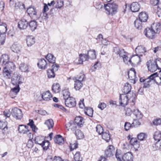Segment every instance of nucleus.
Returning a JSON list of instances; mask_svg holds the SVG:
<instances>
[{"instance_id": "29", "label": "nucleus", "mask_w": 161, "mask_h": 161, "mask_svg": "<svg viewBox=\"0 0 161 161\" xmlns=\"http://www.w3.org/2000/svg\"><path fill=\"white\" fill-rule=\"evenodd\" d=\"M85 114L87 115L92 117L93 113V110L91 107H86L85 109Z\"/></svg>"}, {"instance_id": "43", "label": "nucleus", "mask_w": 161, "mask_h": 161, "mask_svg": "<svg viewBox=\"0 0 161 161\" xmlns=\"http://www.w3.org/2000/svg\"><path fill=\"white\" fill-rule=\"evenodd\" d=\"M62 94L64 97V100H65L67 98H68L70 97V93L69 92L68 89H66L63 90L62 91Z\"/></svg>"}, {"instance_id": "24", "label": "nucleus", "mask_w": 161, "mask_h": 161, "mask_svg": "<svg viewBox=\"0 0 161 161\" xmlns=\"http://www.w3.org/2000/svg\"><path fill=\"white\" fill-rule=\"evenodd\" d=\"M37 23L35 20H32L28 22V25L31 30L32 31H34L37 28Z\"/></svg>"}, {"instance_id": "45", "label": "nucleus", "mask_w": 161, "mask_h": 161, "mask_svg": "<svg viewBox=\"0 0 161 161\" xmlns=\"http://www.w3.org/2000/svg\"><path fill=\"white\" fill-rule=\"evenodd\" d=\"M28 65L25 64H21L19 66V69L22 72H28Z\"/></svg>"}, {"instance_id": "20", "label": "nucleus", "mask_w": 161, "mask_h": 161, "mask_svg": "<svg viewBox=\"0 0 161 161\" xmlns=\"http://www.w3.org/2000/svg\"><path fill=\"white\" fill-rule=\"evenodd\" d=\"M9 61V57L8 54H4L2 55L0 62L2 64L6 65Z\"/></svg>"}, {"instance_id": "12", "label": "nucleus", "mask_w": 161, "mask_h": 161, "mask_svg": "<svg viewBox=\"0 0 161 161\" xmlns=\"http://www.w3.org/2000/svg\"><path fill=\"white\" fill-rule=\"evenodd\" d=\"M128 6L133 12H138L140 8V5L137 2H133L130 5L128 4Z\"/></svg>"}, {"instance_id": "18", "label": "nucleus", "mask_w": 161, "mask_h": 161, "mask_svg": "<svg viewBox=\"0 0 161 161\" xmlns=\"http://www.w3.org/2000/svg\"><path fill=\"white\" fill-rule=\"evenodd\" d=\"M74 122L78 126L80 127H82L84 123V118L81 116L76 117L75 119Z\"/></svg>"}, {"instance_id": "62", "label": "nucleus", "mask_w": 161, "mask_h": 161, "mask_svg": "<svg viewBox=\"0 0 161 161\" xmlns=\"http://www.w3.org/2000/svg\"><path fill=\"white\" fill-rule=\"evenodd\" d=\"M36 112L37 113L42 115H45L46 114H48L46 111L41 109L37 110H36Z\"/></svg>"}, {"instance_id": "19", "label": "nucleus", "mask_w": 161, "mask_h": 161, "mask_svg": "<svg viewBox=\"0 0 161 161\" xmlns=\"http://www.w3.org/2000/svg\"><path fill=\"white\" fill-rule=\"evenodd\" d=\"M133 156L131 152H128L124 154L122 157V160L124 161H133Z\"/></svg>"}, {"instance_id": "15", "label": "nucleus", "mask_w": 161, "mask_h": 161, "mask_svg": "<svg viewBox=\"0 0 161 161\" xmlns=\"http://www.w3.org/2000/svg\"><path fill=\"white\" fill-rule=\"evenodd\" d=\"M42 97L45 101H49L51 100L53 96L49 91H47L43 93L42 95Z\"/></svg>"}, {"instance_id": "13", "label": "nucleus", "mask_w": 161, "mask_h": 161, "mask_svg": "<svg viewBox=\"0 0 161 161\" xmlns=\"http://www.w3.org/2000/svg\"><path fill=\"white\" fill-rule=\"evenodd\" d=\"M113 52L115 53L116 54L118 55L119 57L123 56L125 58L124 53H125V52L124 49H120L117 46L114 47Z\"/></svg>"}, {"instance_id": "36", "label": "nucleus", "mask_w": 161, "mask_h": 161, "mask_svg": "<svg viewBox=\"0 0 161 161\" xmlns=\"http://www.w3.org/2000/svg\"><path fill=\"white\" fill-rule=\"evenodd\" d=\"M82 86L83 84L80 80H76L75 81L74 87L76 90H79Z\"/></svg>"}, {"instance_id": "30", "label": "nucleus", "mask_w": 161, "mask_h": 161, "mask_svg": "<svg viewBox=\"0 0 161 161\" xmlns=\"http://www.w3.org/2000/svg\"><path fill=\"white\" fill-rule=\"evenodd\" d=\"M75 134L78 140H80L84 138V134L79 130L77 129L75 131Z\"/></svg>"}, {"instance_id": "8", "label": "nucleus", "mask_w": 161, "mask_h": 161, "mask_svg": "<svg viewBox=\"0 0 161 161\" xmlns=\"http://www.w3.org/2000/svg\"><path fill=\"white\" fill-rule=\"evenodd\" d=\"M29 127L24 125H19L18 128V130L20 133L25 134H28V135L30 137H31V133L30 132L29 130L28 129Z\"/></svg>"}, {"instance_id": "61", "label": "nucleus", "mask_w": 161, "mask_h": 161, "mask_svg": "<svg viewBox=\"0 0 161 161\" xmlns=\"http://www.w3.org/2000/svg\"><path fill=\"white\" fill-rule=\"evenodd\" d=\"M132 124L134 125L133 127H137L141 124V122L137 119H134V121L132 122Z\"/></svg>"}, {"instance_id": "33", "label": "nucleus", "mask_w": 161, "mask_h": 161, "mask_svg": "<svg viewBox=\"0 0 161 161\" xmlns=\"http://www.w3.org/2000/svg\"><path fill=\"white\" fill-rule=\"evenodd\" d=\"M7 25L4 22H2L0 24V33H6L7 30Z\"/></svg>"}, {"instance_id": "40", "label": "nucleus", "mask_w": 161, "mask_h": 161, "mask_svg": "<svg viewBox=\"0 0 161 161\" xmlns=\"http://www.w3.org/2000/svg\"><path fill=\"white\" fill-rule=\"evenodd\" d=\"M133 113L138 119H141L143 117L142 114L137 109L133 110Z\"/></svg>"}, {"instance_id": "51", "label": "nucleus", "mask_w": 161, "mask_h": 161, "mask_svg": "<svg viewBox=\"0 0 161 161\" xmlns=\"http://www.w3.org/2000/svg\"><path fill=\"white\" fill-rule=\"evenodd\" d=\"M12 51L15 53H18L20 51V48L18 45L16 44H13L11 47Z\"/></svg>"}, {"instance_id": "22", "label": "nucleus", "mask_w": 161, "mask_h": 161, "mask_svg": "<svg viewBox=\"0 0 161 161\" xmlns=\"http://www.w3.org/2000/svg\"><path fill=\"white\" fill-rule=\"evenodd\" d=\"M54 140L55 143L60 145L64 143V139L60 135H57L55 136Z\"/></svg>"}, {"instance_id": "37", "label": "nucleus", "mask_w": 161, "mask_h": 161, "mask_svg": "<svg viewBox=\"0 0 161 161\" xmlns=\"http://www.w3.org/2000/svg\"><path fill=\"white\" fill-rule=\"evenodd\" d=\"M11 71H12L4 68L3 70V75L4 77L9 79L11 77Z\"/></svg>"}, {"instance_id": "42", "label": "nucleus", "mask_w": 161, "mask_h": 161, "mask_svg": "<svg viewBox=\"0 0 161 161\" xmlns=\"http://www.w3.org/2000/svg\"><path fill=\"white\" fill-rule=\"evenodd\" d=\"M34 140L36 144H39L41 146V144L45 140H44L42 137L39 136L35 137Z\"/></svg>"}, {"instance_id": "64", "label": "nucleus", "mask_w": 161, "mask_h": 161, "mask_svg": "<svg viewBox=\"0 0 161 161\" xmlns=\"http://www.w3.org/2000/svg\"><path fill=\"white\" fill-rule=\"evenodd\" d=\"M34 143L32 139H30L27 143V146L29 148H31L33 146Z\"/></svg>"}, {"instance_id": "52", "label": "nucleus", "mask_w": 161, "mask_h": 161, "mask_svg": "<svg viewBox=\"0 0 161 161\" xmlns=\"http://www.w3.org/2000/svg\"><path fill=\"white\" fill-rule=\"evenodd\" d=\"M14 7L16 9L18 8L19 9H25L24 4L20 2L16 3H15Z\"/></svg>"}, {"instance_id": "53", "label": "nucleus", "mask_w": 161, "mask_h": 161, "mask_svg": "<svg viewBox=\"0 0 161 161\" xmlns=\"http://www.w3.org/2000/svg\"><path fill=\"white\" fill-rule=\"evenodd\" d=\"M16 86L14 88L11 89V91L10 92V94H11L12 92H14L15 93V95L19 92L20 88L19 87V85H15Z\"/></svg>"}, {"instance_id": "32", "label": "nucleus", "mask_w": 161, "mask_h": 161, "mask_svg": "<svg viewBox=\"0 0 161 161\" xmlns=\"http://www.w3.org/2000/svg\"><path fill=\"white\" fill-rule=\"evenodd\" d=\"M143 22L138 18H137L134 22L135 27L139 30L141 29L142 27V23Z\"/></svg>"}, {"instance_id": "21", "label": "nucleus", "mask_w": 161, "mask_h": 161, "mask_svg": "<svg viewBox=\"0 0 161 161\" xmlns=\"http://www.w3.org/2000/svg\"><path fill=\"white\" fill-rule=\"evenodd\" d=\"M148 17V15L147 13L144 12H142L139 13L138 19L143 22H147Z\"/></svg>"}, {"instance_id": "54", "label": "nucleus", "mask_w": 161, "mask_h": 161, "mask_svg": "<svg viewBox=\"0 0 161 161\" xmlns=\"http://www.w3.org/2000/svg\"><path fill=\"white\" fill-rule=\"evenodd\" d=\"M146 134L144 133H141L137 135V138L140 141H143L147 137Z\"/></svg>"}, {"instance_id": "3", "label": "nucleus", "mask_w": 161, "mask_h": 161, "mask_svg": "<svg viewBox=\"0 0 161 161\" xmlns=\"http://www.w3.org/2000/svg\"><path fill=\"white\" fill-rule=\"evenodd\" d=\"M161 59H156L155 60L153 61L150 60L147 62V65L148 70L152 72H155L157 69L159 68L157 63V61H159Z\"/></svg>"}, {"instance_id": "5", "label": "nucleus", "mask_w": 161, "mask_h": 161, "mask_svg": "<svg viewBox=\"0 0 161 161\" xmlns=\"http://www.w3.org/2000/svg\"><path fill=\"white\" fill-rule=\"evenodd\" d=\"M21 76L20 75L17 73H14L11 77V82L14 85H19L22 82Z\"/></svg>"}, {"instance_id": "17", "label": "nucleus", "mask_w": 161, "mask_h": 161, "mask_svg": "<svg viewBox=\"0 0 161 161\" xmlns=\"http://www.w3.org/2000/svg\"><path fill=\"white\" fill-rule=\"evenodd\" d=\"M130 70L131 72L128 71V75L129 78L130 80H134V84L136 83V80H137L136 78V72L134 68H132L130 69Z\"/></svg>"}, {"instance_id": "58", "label": "nucleus", "mask_w": 161, "mask_h": 161, "mask_svg": "<svg viewBox=\"0 0 161 161\" xmlns=\"http://www.w3.org/2000/svg\"><path fill=\"white\" fill-rule=\"evenodd\" d=\"M53 105L54 107L58 108L64 112L66 111V109L62 105H59L58 104L54 103L53 104Z\"/></svg>"}, {"instance_id": "28", "label": "nucleus", "mask_w": 161, "mask_h": 161, "mask_svg": "<svg viewBox=\"0 0 161 161\" xmlns=\"http://www.w3.org/2000/svg\"><path fill=\"white\" fill-rule=\"evenodd\" d=\"M26 42L28 47H31L35 43V38L32 36H29L26 39Z\"/></svg>"}, {"instance_id": "48", "label": "nucleus", "mask_w": 161, "mask_h": 161, "mask_svg": "<svg viewBox=\"0 0 161 161\" xmlns=\"http://www.w3.org/2000/svg\"><path fill=\"white\" fill-rule=\"evenodd\" d=\"M6 38V33H0V45L4 44Z\"/></svg>"}, {"instance_id": "9", "label": "nucleus", "mask_w": 161, "mask_h": 161, "mask_svg": "<svg viewBox=\"0 0 161 161\" xmlns=\"http://www.w3.org/2000/svg\"><path fill=\"white\" fill-rule=\"evenodd\" d=\"M131 86L130 84L128 83H126L124 86L123 89H122L123 94L125 95H131L132 92L131 91Z\"/></svg>"}, {"instance_id": "4", "label": "nucleus", "mask_w": 161, "mask_h": 161, "mask_svg": "<svg viewBox=\"0 0 161 161\" xmlns=\"http://www.w3.org/2000/svg\"><path fill=\"white\" fill-rule=\"evenodd\" d=\"M11 114L12 116L17 119H21L23 117L21 110L16 107L12 109Z\"/></svg>"}, {"instance_id": "38", "label": "nucleus", "mask_w": 161, "mask_h": 161, "mask_svg": "<svg viewBox=\"0 0 161 161\" xmlns=\"http://www.w3.org/2000/svg\"><path fill=\"white\" fill-rule=\"evenodd\" d=\"M130 143L131 145L135 146L136 147L138 148L140 147L139 142L137 141L136 138H132L130 140Z\"/></svg>"}, {"instance_id": "63", "label": "nucleus", "mask_w": 161, "mask_h": 161, "mask_svg": "<svg viewBox=\"0 0 161 161\" xmlns=\"http://www.w3.org/2000/svg\"><path fill=\"white\" fill-rule=\"evenodd\" d=\"M153 123L155 125H158L161 124V119L160 118H157L153 121Z\"/></svg>"}, {"instance_id": "57", "label": "nucleus", "mask_w": 161, "mask_h": 161, "mask_svg": "<svg viewBox=\"0 0 161 161\" xmlns=\"http://www.w3.org/2000/svg\"><path fill=\"white\" fill-rule=\"evenodd\" d=\"M84 101V99H81L80 101L79 102L78 105L79 106V108H81L83 109L84 108L85 109L86 108V107L85 106Z\"/></svg>"}, {"instance_id": "7", "label": "nucleus", "mask_w": 161, "mask_h": 161, "mask_svg": "<svg viewBox=\"0 0 161 161\" xmlns=\"http://www.w3.org/2000/svg\"><path fill=\"white\" fill-rule=\"evenodd\" d=\"M65 104L67 107L70 108H73L76 106V102L75 98L71 97L65 100Z\"/></svg>"}, {"instance_id": "60", "label": "nucleus", "mask_w": 161, "mask_h": 161, "mask_svg": "<svg viewBox=\"0 0 161 161\" xmlns=\"http://www.w3.org/2000/svg\"><path fill=\"white\" fill-rule=\"evenodd\" d=\"M59 66L58 65L56 64H53L52 66V68L50 69L54 72L57 71L59 69Z\"/></svg>"}, {"instance_id": "59", "label": "nucleus", "mask_w": 161, "mask_h": 161, "mask_svg": "<svg viewBox=\"0 0 161 161\" xmlns=\"http://www.w3.org/2000/svg\"><path fill=\"white\" fill-rule=\"evenodd\" d=\"M148 80V79H146L145 81L144 82L143 84V88H149L150 87V82H151V80Z\"/></svg>"}, {"instance_id": "26", "label": "nucleus", "mask_w": 161, "mask_h": 161, "mask_svg": "<svg viewBox=\"0 0 161 161\" xmlns=\"http://www.w3.org/2000/svg\"><path fill=\"white\" fill-rule=\"evenodd\" d=\"M80 59H79V64H82L83 61H88L89 59L88 55L85 54H80L79 55Z\"/></svg>"}, {"instance_id": "16", "label": "nucleus", "mask_w": 161, "mask_h": 161, "mask_svg": "<svg viewBox=\"0 0 161 161\" xmlns=\"http://www.w3.org/2000/svg\"><path fill=\"white\" fill-rule=\"evenodd\" d=\"M37 66L39 68L45 69L47 68V64L46 61L43 58H41L37 63Z\"/></svg>"}, {"instance_id": "49", "label": "nucleus", "mask_w": 161, "mask_h": 161, "mask_svg": "<svg viewBox=\"0 0 161 161\" xmlns=\"http://www.w3.org/2000/svg\"><path fill=\"white\" fill-rule=\"evenodd\" d=\"M47 74L49 78H53L55 77L54 72L50 69H48L47 70Z\"/></svg>"}, {"instance_id": "47", "label": "nucleus", "mask_w": 161, "mask_h": 161, "mask_svg": "<svg viewBox=\"0 0 161 161\" xmlns=\"http://www.w3.org/2000/svg\"><path fill=\"white\" fill-rule=\"evenodd\" d=\"M153 147L156 150H159L161 151V139L155 142V144L153 145Z\"/></svg>"}, {"instance_id": "14", "label": "nucleus", "mask_w": 161, "mask_h": 161, "mask_svg": "<svg viewBox=\"0 0 161 161\" xmlns=\"http://www.w3.org/2000/svg\"><path fill=\"white\" fill-rule=\"evenodd\" d=\"M27 12L29 16L32 18L36 17L37 15L36 9L33 7H30L28 8Z\"/></svg>"}, {"instance_id": "41", "label": "nucleus", "mask_w": 161, "mask_h": 161, "mask_svg": "<svg viewBox=\"0 0 161 161\" xmlns=\"http://www.w3.org/2000/svg\"><path fill=\"white\" fill-rule=\"evenodd\" d=\"M44 124L47 126L48 129L52 128L54 125L53 121L52 119L47 120L45 121Z\"/></svg>"}, {"instance_id": "27", "label": "nucleus", "mask_w": 161, "mask_h": 161, "mask_svg": "<svg viewBox=\"0 0 161 161\" xmlns=\"http://www.w3.org/2000/svg\"><path fill=\"white\" fill-rule=\"evenodd\" d=\"M7 122L0 121V128L2 130L3 133L5 134L8 131V127Z\"/></svg>"}, {"instance_id": "50", "label": "nucleus", "mask_w": 161, "mask_h": 161, "mask_svg": "<svg viewBox=\"0 0 161 161\" xmlns=\"http://www.w3.org/2000/svg\"><path fill=\"white\" fill-rule=\"evenodd\" d=\"M74 159L75 161L82 160V158H81V154L80 152H76L74 155Z\"/></svg>"}, {"instance_id": "2", "label": "nucleus", "mask_w": 161, "mask_h": 161, "mask_svg": "<svg viewBox=\"0 0 161 161\" xmlns=\"http://www.w3.org/2000/svg\"><path fill=\"white\" fill-rule=\"evenodd\" d=\"M104 7L107 11L106 13L111 15L116 13L118 9V4L114 3L104 4Z\"/></svg>"}, {"instance_id": "39", "label": "nucleus", "mask_w": 161, "mask_h": 161, "mask_svg": "<svg viewBox=\"0 0 161 161\" xmlns=\"http://www.w3.org/2000/svg\"><path fill=\"white\" fill-rule=\"evenodd\" d=\"M41 145V146L43 148V150H47L49 148L50 143L49 141L45 140L43 141Z\"/></svg>"}, {"instance_id": "31", "label": "nucleus", "mask_w": 161, "mask_h": 161, "mask_svg": "<svg viewBox=\"0 0 161 161\" xmlns=\"http://www.w3.org/2000/svg\"><path fill=\"white\" fill-rule=\"evenodd\" d=\"M103 139L105 140L106 142H108L110 139V136L108 130H106L102 134Z\"/></svg>"}, {"instance_id": "25", "label": "nucleus", "mask_w": 161, "mask_h": 161, "mask_svg": "<svg viewBox=\"0 0 161 161\" xmlns=\"http://www.w3.org/2000/svg\"><path fill=\"white\" fill-rule=\"evenodd\" d=\"M150 28L155 31L156 34L159 33L160 32L161 24L160 23L153 24Z\"/></svg>"}, {"instance_id": "23", "label": "nucleus", "mask_w": 161, "mask_h": 161, "mask_svg": "<svg viewBox=\"0 0 161 161\" xmlns=\"http://www.w3.org/2000/svg\"><path fill=\"white\" fill-rule=\"evenodd\" d=\"M45 57L49 63L53 64L55 63L56 58L51 53H48Z\"/></svg>"}, {"instance_id": "55", "label": "nucleus", "mask_w": 161, "mask_h": 161, "mask_svg": "<svg viewBox=\"0 0 161 161\" xmlns=\"http://www.w3.org/2000/svg\"><path fill=\"white\" fill-rule=\"evenodd\" d=\"M134 126L132 123L131 124L129 122H125L124 125L125 129L126 130H128L130 128L134 127Z\"/></svg>"}, {"instance_id": "56", "label": "nucleus", "mask_w": 161, "mask_h": 161, "mask_svg": "<svg viewBox=\"0 0 161 161\" xmlns=\"http://www.w3.org/2000/svg\"><path fill=\"white\" fill-rule=\"evenodd\" d=\"M96 131L99 135L103 134L104 131V129L100 125H98L96 127Z\"/></svg>"}, {"instance_id": "1", "label": "nucleus", "mask_w": 161, "mask_h": 161, "mask_svg": "<svg viewBox=\"0 0 161 161\" xmlns=\"http://www.w3.org/2000/svg\"><path fill=\"white\" fill-rule=\"evenodd\" d=\"M136 97V94L134 92H132L131 95L129 94L126 95L123 94H120L119 99V103L121 106L125 107L128 103H130L131 106L132 107L135 104Z\"/></svg>"}, {"instance_id": "6", "label": "nucleus", "mask_w": 161, "mask_h": 161, "mask_svg": "<svg viewBox=\"0 0 161 161\" xmlns=\"http://www.w3.org/2000/svg\"><path fill=\"white\" fill-rule=\"evenodd\" d=\"M144 32L145 35L149 39H153L155 37V31L151 28H146Z\"/></svg>"}, {"instance_id": "46", "label": "nucleus", "mask_w": 161, "mask_h": 161, "mask_svg": "<svg viewBox=\"0 0 161 161\" xmlns=\"http://www.w3.org/2000/svg\"><path fill=\"white\" fill-rule=\"evenodd\" d=\"M161 137V132L159 131H155L153 135V138L155 140L158 141L160 140Z\"/></svg>"}, {"instance_id": "34", "label": "nucleus", "mask_w": 161, "mask_h": 161, "mask_svg": "<svg viewBox=\"0 0 161 161\" xmlns=\"http://www.w3.org/2000/svg\"><path fill=\"white\" fill-rule=\"evenodd\" d=\"M52 90L54 93H58L61 90L60 86L59 84H54L52 87Z\"/></svg>"}, {"instance_id": "11", "label": "nucleus", "mask_w": 161, "mask_h": 161, "mask_svg": "<svg viewBox=\"0 0 161 161\" xmlns=\"http://www.w3.org/2000/svg\"><path fill=\"white\" fill-rule=\"evenodd\" d=\"M115 153V149L114 147L112 145H109L108 149L105 151V154L107 157H110L113 156Z\"/></svg>"}, {"instance_id": "10", "label": "nucleus", "mask_w": 161, "mask_h": 161, "mask_svg": "<svg viewBox=\"0 0 161 161\" xmlns=\"http://www.w3.org/2000/svg\"><path fill=\"white\" fill-rule=\"evenodd\" d=\"M28 25V22L25 19L20 20L18 22V27L20 30L26 29Z\"/></svg>"}, {"instance_id": "44", "label": "nucleus", "mask_w": 161, "mask_h": 161, "mask_svg": "<svg viewBox=\"0 0 161 161\" xmlns=\"http://www.w3.org/2000/svg\"><path fill=\"white\" fill-rule=\"evenodd\" d=\"M6 66L4 67L12 71L15 68V66L14 63L12 62L9 61L7 64Z\"/></svg>"}, {"instance_id": "35", "label": "nucleus", "mask_w": 161, "mask_h": 161, "mask_svg": "<svg viewBox=\"0 0 161 161\" xmlns=\"http://www.w3.org/2000/svg\"><path fill=\"white\" fill-rule=\"evenodd\" d=\"M87 54L88 55L89 59H94L96 58V51L94 50L88 51L87 52Z\"/></svg>"}]
</instances>
